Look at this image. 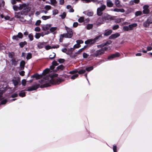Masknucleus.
<instances>
[{
    "instance_id": "7ed1b4c3",
    "label": "nucleus",
    "mask_w": 152,
    "mask_h": 152,
    "mask_svg": "<svg viewBox=\"0 0 152 152\" xmlns=\"http://www.w3.org/2000/svg\"><path fill=\"white\" fill-rule=\"evenodd\" d=\"M65 28L67 31V33L65 34V38H71L73 35V32L72 30V29L65 26Z\"/></svg>"
},
{
    "instance_id": "680f3d73",
    "label": "nucleus",
    "mask_w": 152,
    "mask_h": 152,
    "mask_svg": "<svg viewBox=\"0 0 152 152\" xmlns=\"http://www.w3.org/2000/svg\"><path fill=\"white\" fill-rule=\"evenodd\" d=\"M119 28V25H117L113 26V30H116L118 29Z\"/></svg>"
},
{
    "instance_id": "c85d7f7f",
    "label": "nucleus",
    "mask_w": 152,
    "mask_h": 152,
    "mask_svg": "<svg viewBox=\"0 0 152 152\" xmlns=\"http://www.w3.org/2000/svg\"><path fill=\"white\" fill-rule=\"evenodd\" d=\"M48 77H45L43 78V79L41 80H39V82L41 84L44 83L45 82V80H48Z\"/></svg>"
},
{
    "instance_id": "052dcab7",
    "label": "nucleus",
    "mask_w": 152,
    "mask_h": 152,
    "mask_svg": "<svg viewBox=\"0 0 152 152\" xmlns=\"http://www.w3.org/2000/svg\"><path fill=\"white\" fill-rule=\"evenodd\" d=\"M41 21L40 20H37L36 21L35 25L36 26H39L40 25V23H41Z\"/></svg>"
},
{
    "instance_id": "de8ad7c7",
    "label": "nucleus",
    "mask_w": 152,
    "mask_h": 152,
    "mask_svg": "<svg viewBox=\"0 0 152 152\" xmlns=\"http://www.w3.org/2000/svg\"><path fill=\"white\" fill-rule=\"evenodd\" d=\"M78 76V75L77 74H75L73 75L71 77V79L73 80H74L77 78Z\"/></svg>"
},
{
    "instance_id": "9d476101",
    "label": "nucleus",
    "mask_w": 152,
    "mask_h": 152,
    "mask_svg": "<svg viewBox=\"0 0 152 152\" xmlns=\"http://www.w3.org/2000/svg\"><path fill=\"white\" fill-rule=\"evenodd\" d=\"M120 36V34L119 33H116L115 34H112L109 37V38L110 39H113L117 38Z\"/></svg>"
},
{
    "instance_id": "4d7b16f0",
    "label": "nucleus",
    "mask_w": 152,
    "mask_h": 152,
    "mask_svg": "<svg viewBox=\"0 0 152 152\" xmlns=\"http://www.w3.org/2000/svg\"><path fill=\"white\" fill-rule=\"evenodd\" d=\"M58 62L60 63H62L65 61V60L64 59L60 58L58 60Z\"/></svg>"
},
{
    "instance_id": "ea45409f",
    "label": "nucleus",
    "mask_w": 152,
    "mask_h": 152,
    "mask_svg": "<svg viewBox=\"0 0 152 152\" xmlns=\"http://www.w3.org/2000/svg\"><path fill=\"white\" fill-rule=\"evenodd\" d=\"M93 26L91 24H88L86 26V28L88 30H90L92 28Z\"/></svg>"
},
{
    "instance_id": "39448f33",
    "label": "nucleus",
    "mask_w": 152,
    "mask_h": 152,
    "mask_svg": "<svg viewBox=\"0 0 152 152\" xmlns=\"http://www.w3.org/2000/svg\"><path fill=\"white\" fill-rule=\"evenodd\" d=\"M106 8L105 5H102L100 7L98 8L97 9V14L99 16H101L102 14V12Z\"/></svg>"
},
{
    "instance_id": "0e129e2a",
    "label": "nucleus",
    "mask_w": 152,
    "mask_h": 152,
    "mask_svg": "<svg viewBox=\"0 0 152 152\" xmlns=\"http://www.w3.org/2000/svg\"><path fill=\"white\" fill-rule=\"evenodd\" d=\"M40 30V28L39 27H36L34 29L35 31L37 32H39Z\"/></svg>"
},
{
    "instance_id": "bb28decb",
    "label": "nucleus",
    "mask_w": 152,
    "mask_h": 152,
    "mask_svg": "<svg viewBox=\"0 0 152 152\" xmlns=\"http://www.w3.org/2000/svg\"><path fill=\"white\" fill-rule=\"evenodd\" d=\"M115 3L117 7H122V5L120 3V1H115Z\"/></svg>"
},
{
    "instance_id": "473e14b6",
    "label": "nucleus",
    "mask_w": 152,
    "mask_h": 152,
    "mask_svg": "<svg viewBox=\"0 0 152 152\" xmlns=\"http://www.w3.org/2000/svg\"><path fill=\"white\" fill-rule=\"evenodd\" d=\"M14 55L15 53L14 52H9L8 54L9 57L10 58H11L12 59L14 58L13 57L14 56Z\"/></svg>"
},
{
    "instance_id": "338daca9",
    "label": "nucleus",
    "mask_w": 152,
    "mask_h": 152,
    "mask_svg": "<svg viewBox=\"0 0 152 152\" xmlns=\"http://www.w3.org/2000/svg\"><path fill=\"white\" fill-rule=\"evenodd\" d=\"M76 42L77 44L80 45L81 44L83 43V41L82 40H77L76 41Z\"/></svg>"
},
{
    "instance_id": "6ab92c4d",
    "label": "nucleus",
    "mask_w": 152,
    "mask_h": 152,
    "mask_svg": "<svg viewBox=\"0 0 152 152\" xmlns=\"http://www.w3.org/2000/svg\"><path fill=\"white\" fill-rule=\"evenodd\" d=\"M25 62L24 61H22L20 62V67L21 70H23L24 68Z\"/></svg>"
},
{
    "instance_id": "7c9ffc66",
    "label": "nucleus",
    "mask_w": 152,
    "mask_h": 152,
    "mask_svg": "<svg viewBox=\"0 0 152 152\" xmlns=\"http://www.w3.org/2000/svg\"><path fill=\"white\" fill-rule=\"evenodd\" d=\"M56 54L54 53H53L52 54L50 55L49 58L50 59L52 60L56 57Z\"/></svg>"
},
{
    "instance_id": "2eb2a0df",
    "label": "nucleus",
    "mask_w": 152,
    "mask_h": 152,
    "mask_svg": "<svg viewBox=\"0 0 152 152\" xmlns=\"http://www.w3.org/2000/svg\"><path fill=\"white\" fill-rule=\"evenodd\" d=\"M11 62V65L14 66H16L18 64V61L16 60V59L15 58H12L10 60Z\"/></svg>"
},
{
    "instance_id": "f3484780",
    "label": "nucleus",
    "mask_w": 152,
    "mask_h": 152,
    "mask_svg": "<svg viewBox=\"0 0 152 152\" xmlns=\"http://www.w3.org/2000/svg\"><path fill=\"white\" fill-rule=\"evenodd\" d=\"M64 68V66L62 64L57 66L56 69L54 70V72H57L59 70H63Z\"/></svg>"
},
{
    "instance_id": "6e6552de",
    "label": "nucleus",
    "mask_w": 152,
    "mask_h": 152,
    "mask_svg": "<svg viewBox=\"0 0 152 152\" xmlns=\"http://www.w3.org/2000/svg\"><path fill=\"white\" fill-rule=\"evenodd\" d=\"M111 19V16L109 15H106L103 16L101 18H99V20H101L102 22H104L106 20H108Z\"/></svg>"
},
{
    "instance_id": "774afa93",
    "label": "nucleus",
    "mask_w": 152,
    "mask_h": 152,
    "mask_svg": "<svg viewBox=\"0 0 152 152\" xmlns=\"http://www.w3.org/2000/svg\"><path fill=\"white\" fill-rule=\"evenodd\" d=\"M18 96V94L17 93H15L12 94L11 95V97L12 98H14L15 97H17Z\"/></svg>"
},
{
    "instance_id": "58836bf2",
    "label": "nucleus",
    "mask_w": 152,
    "mask_h": 152,
    "mask_svg": "<svg viewBox=\"0 0 152 152\" xmlns=\"http://www.w3.org/2000/svg\"><path fill=\"white\" fill-rule=\"evenodd\" d=\"M142 14V12L141 11H137L135 12V15L136 16L141 15Z\"/></svg>"
},
{
    "instance_id": "e2e57ef3",
    "label": "nucleus",
    "mask_w": 152,
    "mask_h": 152,
    "mask_svg": "<svg viewBox=\"0 0 152 152\" xmlns=\"http://www.w3.org/2000/svg\"><path fill=\"white\" fill-rule=\"evenodd\" d=\"M87 15L89 16H91L93 15V13L92 12H87Z\"/></svg>"
},
{
    "instance_id": "20e7f679",
    "label": "nucleus",
    "mask_w": 152,
    "mask_h": 152,
    "mask_svg": "<svg viewBox=\"0 0 152 152\" xmlns=\"http://www.w3.org/2000/svg\"><path fill=\"white\" fill-rule=\"evenodd\" d=\"M25 4L23 7H22L23 10L21 11L23 15H27L28 13L30 10V8L26 4Z\"/></svg>"
},
{
    "instance_id": "e433bc0d",
    "label": "nucleus",
    "mask_w": 152,
    "mask_h": 152,
    "mask_svg": "<svg viewBox=\"0 0 152 152\" xmlns=\"http://www.w3.org/2000/svg\"><path fill=\"white\" fill-rule=\"evenodd\" d=\"M57 29V27H51L50 29V31L52 32H53Z\"/></svg>"
},
{
    "instance_id": "c9c22d12",
    "label": "nucleus",
    "mask_w": 152,
    "mask_h": 152,
    "mask_svg": "<svg viewBox=\"0 0 152 152\" xmlns=\"http://www.w3.org/2000/svg\"><path fill=\"white\" fill-rule=\"evenodd\" d=\"M32 58V54L31 53H28L27 56L26 57V58L27 60L29 59H31Z\"/></svg>"
},
{
    "instance_id": "8fccbe9b",
    "label": "nucleus",
    "mask_w": 152,
    "mask_h": 152,
    "mask_svg": "<svg viewBox=\"0 0 152 152\" xmlns=\"http://www.w3.org/2000/svg\"><path fill=\"white\" fill-rule=\"evenodd\" d=\"M123 29L124 31H128L129 30L128 26H125L123 27Z\"/></svg>"
},
{
    "instance_id": "423d86ee",
    "label": "nucleus",
    "mask_w": 152,
    "mask_h": 152,
    "mask_svg": "<svg viewBox=\"0 0 152 152\" xmlns=\"http://www.w3.org/2000/svg\"><path fill=\"white\" fill-rule=\"evenodd\" d=\"M120 56V53L118 52H116L108 56L107 59L108 60H110L114 58L118 57Z\"/></svg>"
},
{
    "instance_id": "a19ab883",
    "label": "nucleus",
    "mask_w": 152,
    "mask_h": 152,
    "mask_svg": "<svg viewBox=\"0 0 152 152\" xmlns=\"http://www.w3.org/2000/svg\"><path fill=\"white\" fill-rule=\"evenodd\" d=\"M12 39L13 40L18 41L19 40V38L18 37L17 35H14L12 36Z\"/></svg>"
},
{
    "instance_id": "3c124183",
    "label": "nucleus",
    "mask_w": 152,
    "mask_h": 152,
    "mask_svg": "<svg viewBox=\"0 0 152 152\" xmlns=\"http://www.w3.org/2000/svg\"><path fill=\"white\" fill-rule=\"evenodd\" d=\"M140 1H131L130 3L131 4H133L134 2L135 3V4H138L139 2Z\"/></svg>"
},
{
    "instance_id": "1a4fd4ad",
    "label": "nucleus",
    "mask_w": 152,
    "mask_h": 152,
    "mask_svg": "<svg viewBox=\"0 0 152 152\" xmlns=\"http://www.w3.org/2000/svg\"><path fill=\"white\" fill-rule=\"evenodd\" d=\"M42 77V75H39L38 73H36L33 75H31V78H35L36 80H39Z\"/></svg>"
},
{
    "instance_id": "72a5a7b5",
    "label": "nucleus",
    "mask_w": 152,
    "mask_h": 152,
    "mask_svg": "<svg viewBox=\"0 0 152 152\" xmlns=\"http://www.w3.org/2000/svg\"><path fill=\"white\" fill-rule=\"evenodd\" d=\"M42 19L43 20H45L48 19L50 18H51L50 16H43L42 17Z\"/></svg>"
},
{
    "instance_id": "4468645a",
    "label": "nucleus",
    "mask_w": 152,
    "mask_h": 152,
    "mask_svg": "<svg viewBox=\"0 0 152 152\" xmlns=\"http://www.w3.org/2000/svg\"><path fill=\"white\" fill-rule=\"evenodd\" d=\"M152 22H150L149 19H148L143 23V26L145 27H148L150 24Z\"/></svg>"
},
{
    "instance_id": "a878e982",
    "label": "nucleus",
    "mask_w": 152,
    "mask_h": 152,
    "mask_svg": "<svg viewBox=\"0 0 152 152\" xmlns=\"http://www.w3.org/2000/svg\"><path fill=\"white\" fill-rule=\"evenodd\" d=\"M27 44V42L26 41H24V42H21L19 43V45L20 47L23 48L24 45Z\"/></svg>"
},
{
    "instance_id": "ddd939ff",
    "label": "nucleus",
    "mask_w": 152,
    "mask_h": 152,
    "mask_svg": "<svg viewBox=\"0 0 152 152\" xmlns=\"http://www.w3.org/2000/svg\"><path fill=\"white\" fill-rule=\"evenodd\" d=\"M46 43L43 42H39L37 44V47L39 49H41L44 48Z\"/></svg>"
},
{
    "instance_id": "f8f14e48",
    "label": "nucleus",
    "mask_w": 152,
    "mask_h": 152,
    "mask_svg": "<svg viewBox=\"0 0 152 152\" xmlns=\"http://www.w3.org/2000/svg\"><path fill=\"white\" fill-rule=\"evenodd\" d=\"M83 3H88L92 1L93 3H95L96 4H98L99 3L102 4L101 1H83Z\"/></svg>"
},
{
    "instance_id": "6e6d98bb",
    "label": "nucleus",
    "mask_w": 152,
    "mask_h": 152,
    "mask_svg": "<svg viewBox=\"0 0 152 152\" xmlns=\"http://www.w3.org/2000/svg\"><path fill=\"white\" fill-rule=\"evenodd\" d=\"M51 2V4L54 6L57 4V2L56 1H50Z\"/></svg>"
},
{
    "instance_id": "9b49d317",
    "label": "nucleus",
    "mask_w": 152,
    "mask_h": 152,
    "mask_svg": "<svg viewBox=\"0 0 152 152\" xmlns=\"http://www.w3.org/2000/svg\"><path fill=\"white\" fill-rule=\"evenodd\" d=\"M148 6H144L143 7L144 10H143V13L144 14H148L149 13L150 10L148 9Z\"/></svg>"
},
{
    "instance_id": "f257e3e1",
    "label": "nucleus",
    "mask_w": 152,
    "mask_h": 152,
    "mask_svg": "<svg viewBox=\"0 0 152 152\" xmlns=\"http://www.w3.org/2000/svg\"><path fill=\"white\" fill-rule=\"evenodd\" d=\"M64 79H63L61 77H58L55 79H51L50 80L49 83H45L41 85L40 86L39 84H37L33 86H32L28 87L27 89L25 90V91H31L33 90H35L40 87L41 88H44L48 87L50 86V84L53 85H58L61 82L64 81Z\"/></svg>"
},
{
    "instance_id": "69168bd1",
    "label": "nucleus",
    "mask_w": 152,
    "mask_h": 152,
    "mask_svg": "<svg viewBox=\"0 0 152 152\" xmlns=\"http://www.w3.org/2000/svg\"><path fill=\"white\" fill-rule=\"evenodd\" d=\"M53 12V15H56L58 13V11L57 10H55Z\"/></svg>"
},
{
    "instance_id": "4c0bfd02",
    "label": "nucleus",
    "mask_w": 152,
    "mask_h": 152,
    "mask_svg": "<svg viewBox=\"0 0 152 152\" xmlns=\"http://www.w3.org/2000/svg\"><path fill=\"white\" fill-rule=\"evenodd\" d=\"M28 37L30 41H32L34 39L33 36L32 34H28Z\"/></svg>"
},
{
    "instance_id": "4be33fe9",
    "label": "nucleus",
    "mask_w": 152,
    "mask_h": 152,
    "mask_svg": "<svg viewBox=\"0 0 152 152\" xmlns=\"http://www.w3.org/2000/svg\"><path fill=\"white\" fill-rule=\"evenodd\" d=\"M112 32L113 31L112 30H109L104 33V35L105 36H108L110 35L112 33Z\"/></svg>"
},
{
    "instance_id": "aec40b11",
    "label": "nucleus",
    "mask_w": 152,
    "mask_h": 152,
    "mask_svg": "<svg viewBox=\"0 0 152 152\" xmlns=\"http://www.w3.org/2000/svg\"><path fill=\"white\" fill-rule=\"evenodd\" d=\"M23 15L21 12H15V17L17 18H20L21 15Z\"/></svg>"
},
{
    "instance_id": "2f4dec72",
    "label": "nucleus",
    "mask_w": 152,
    "mask_h": 152,
    "mask_svg": "<svg viewBox=\"0 0 152 152\" xmlns=\"http://www.w3.org/2000/svg\"><path fill=\"white\" fill-rule=\"evenodd\" d=\"M93 66H90L86 68V71H87L88 72H90L93 69Z\"/></svg>"
},
{
    "instance_id": "5fc2aeb1",
    "label": "nucleus",
    "mask_w": 152,
    "mask_h": 152,
    "mask_svg": "<svg viewBox=\"0 0 152 152\" xmlns=\"http://www.w3.org/2000/svg\"><path fill=\"white\" fill-rule=\"evenodd\" d=\"M81 47V45H80L79 44H76L74 46V48H77Z\"/></svg>"
},
{
    "instance_id": "0eeeda50",
    "label": "nucleus",
    "mask_w": 152,
    "mask_h": 152,
    "mask_svg": "<svg viewBox=\"0 0 152 152\" xmlns=\"http://www.w3.org/2000/svg\"><path fill=\"white\" fill-rule=\"evenodd\" d=\"M25 5L24 4H20L19 7L16 5H14L13 6V8L15 11H17L18 10H22V7H23Z\"/></svg>"
},
{
    "instance_id": "c03bdc74",
    "label": "nucleus",
    "mask_w": 152,
    "mask_h": 152,
    "mask_svg": "<svg viewBox=\"0 0 152 152\" xmlns=\"http://www.w3.org/2000/svg\"><path fill=\"white\" fill-rule=\"evenodd\" d=\"M61 16V18L62 19H64L66 17V13L65 12H64L62 15H60Z\"/></svg>"
},
{
    "instance_id": "f704fd0d",
    "label": "nucleus",
    "mask_w": 152,
    "mask_h": 152,
    "mask_svg": "<svg viewBox=\"0 0 152 152\" xmlns=\"http://www.w3.org/2000/svg\"><path fill=\"white\" fill-rule=\"evenodd\" d=\"M12 81L15 86H16L18 85V82L16 80H13Z\"/></svg>"
},
{
    "instance_id": "603ef678",
    "label": "nucleus",
    "mask_w": 152,
    "mask_h": 152,
    "mask_svg": "<svg viewBox=\"0 0 152 152\" xmlns=\"http://www.w3.org/2000/svg\"><path fill=\"white\" fill-rule=\"evenodd\" d=\"M78 71L77 70H73L69 72V73L71 74H73L77 73Z\"/></svg>"
},
{
    "instance_id": "37998d69",
    "label": "nucleus",
    "mask_w": 152,
    "mask_h": 152,
    "mask_svg": "<svg viewBox=\"0 0 152 152\" xmlns=\"http://www.w3.org/2000/svg\"><path fill=\"white\" fill-rule=\"evenodd\" d=\"M84 21V18L80 17L78 19V21L80 23H82Z\"/></svg>"
},
{
    "instance_id": "b1692460",
    "label": "nucleus",
    "mask_w": 152,
    "mask_h": 152,
    "mask_svg": "<svg viewBox=\"0 0 152 152\" xmlns=\"http://www.w3.org/2000/svg\"><path fill=\"white\" fill-rule=\"evenodd\" d=\"M137 24L135 23L129 25L128 27H129V30H132L133 27H136L137 26Z\"/></svg>"
},
{
    "instance_id": "5701e85b",
    "label": "nucleus",
    "mask_w": 152,
    "mask_h": 152,
    "mask_svg": "<svg viewBox=\"0 0 152 152\" xmlns=\"http://www.w3.org/2000/svg\"><path fill=\"white\" fill-rule=\"evenodd\" d=\"M50 72V70L49 69L47 68L45 69L43 71L42 74L43 75H45L46 74Z\"/></svg>"
},
{
    "instance_id": "412c9836",
    "label": "nucleus",
    "mask_w": 152,
    "mask_h": 152,
    "mask_svg": "<svg viewBox=\"0 0 152 152\" xmlns=\"http://www.w3.org/2000/svg\"><path fill=\"white\" fill-rule=\"evenodd\" d=\"M102 34L99 35V36L96 37L94 39L95 42L98 41L99 40L102 38Z\"/></svg>"
},
{
    "instance_id": "bf43d9fd",
    "label": "nucleus",
    "mask_w": 152,
    "mask_h": 152,
    "mask_svg": "<svg viewBox=\"0 0 152 152\" xmlns=\"http://www.w3.org/2000/svg\"><path fill=\"white\" fill-rule=\"evenodd\" d=\"M52 64L55 66L58 65V64L56 61H54L52 62Z\"/></svg>"
},
{
    "instance_id": "cd10ccee",
    "label": "nucleus",
    "mask_w": 152,
    "mask_h": 152,
    "mask_svg": "<svg viewBox=\"0 0 152 152\" xmlns=\"http://www.w3.org/2000/svg\"><path fill=\"white\" fill-rule=\"evenodd\" d=\"M64 37H65V34H61L60 35L59 42H63V39Z\"/></svg>"
},
{
    "instance_id": "79ce46f5",
    "label": "nucleus",
    "mask_w": 152,
    "mask_h": 152,
    "mask_svg": "<svg viewBox=\"0 0 152 152\" xmlns=\"http://www.w3.org/2000/svg\"><path fill=\"white\" fill-rule=\"evenodd\" d=\"M86 72V70L85 69H81L80 70L78 71L77 73H78L79 74H82Z\"/></svg>"
},
{
    "instance_id": "dca6fc26",
    "label": "nucleus",
    "mask_w": 152,
    "mask_h": 152,
    "mask_svg": "<svg viewBox=\"0 0 152 152\" xmlns=\"http://www.w3.org/2000/svg\"><path fill=\"white\" fill-rule=\"evenodd\" d=\"M51 27L50 24H47L45 26H42V30L44 31H46L50 29Z\"/></svg>"
},
{
    "instance_id": "393cba45",
    "label": "nucleus",
    "mask_w": 152,
    "mask_h": 152,
    "mask_svg": "<svg viewBox=\"0 0 152 152\" xmlns=\"http://www.w3.org/2000/svg\"><path fill=\"white\" fill-rule=\"evenodd\" d=\"M107 7H113V4L111 1H107Z\"/></svg>"
},
{
    "instance_id": "13d9d810",
    "label": "nucleus",
    "mask_w": 152,
    "mask_h": 152,
    "mask_svg": "<svg viewBox=\"0 0 152 152\" xmlns=\"http://www.w3.org/2000/svg\"><path fill=\"white\" fill-rule=\"evenodd\" d=\"M51 8V7L50 5H46L45 7V9L46 10H48L50 9Z\"/></svg>"
},
{
    "instance_id": "864d4df0",
    "label": "nucleus",
    "mask_w": 152,
    "mask_h": 152,
    "mask_svg": "<svg viewBox=\"0 0 152 152\" xmlns=\"http://www.w3.org/2000/svg\"><path fill=\"white\" fill-rule=\"evenodd\" d=\"M26 81L25 79H23L22 80V83L23 86H25L26 85Z\"/></svg>"
},
{
    "instance_id": "09e8293b",
    "label": "nucleus",
    "mask_w": 152,
    "mask_h": 152,
    "mask_svg": "<svg viewBox=\"0 0 152 152\" xmlns=\"http://www.w3.org/2000/svg\"><path fill=\"white\" fill-rule=\"evenodd\" d=\"M7 102V100L6 99H4L1 101V104H6Z\"/></svg>"
},
{
    "instance_id": "a18cd8bd",
    "label": "nucleus",
    "mask_w": 152,
    "mask_h": 152,
    "mask_svg": "<svg viewBox=\"0 0 152 152\" xmlns=\"http://www.w3.org/2000/svg\"><path fill=\"white\" fill-rule=\"evenodd\" d=\"M19 39H22L23 37V34L20 32H19L17 35Z\"/></svg>"
},
{
    "instance_id": "49530a36",
    "label": "nucleus",
    "mask_w": 152,
    "mask_h": 152,
    "mask_svg": "<svg viewBox=\"0 0 152 152\" xmlns=\"http://www.w3.org/2000/svg\"><path fill=\"white\" fill-rule=\"evenodd\" d=\"M41 36V34L40 33H36L35 37L36 38L38 39H39Z\"/></svg>"
},
{
    "instance_id": "f03ea898",
    "label": "nucleus",
    "mask_w": 152,
    "mask_h": 152,
    "mask_svg": "<svg viewBox=\"0 0 152 152\" xmlns=\"http://www.w3.org/2000/svg\"><path fill=\"white\" fill-rule=\"evenodd\" d=\"M111 48L110 47H104L103 48L97 50L95 52L91 55V56L94 57H97L100 55L103 54L105 53V51L110 50Z\"/></svg>"
},
{
    "instance_id": "a211bd4d",
    "label": "nucleus",
    "mask_w": 152,
    "mask_h": 152,
    "mask_svg": "<svg viewBox=\"0 0 152 152\" xmlns=\"http://www.w3.org/2000/svg\"><path fill=\"white\" fill-rule=\"evenodd\" d=\"M85 43L86 44H92L95 43L94 39H88L85 41Z\"/></svg>"
},
{
    "instance_id": "c756f323",
    "label": "nucleus",
    "mask_w": 152,
    "mask_h": 152,
    "mask_svg": "<svg viewBox=\"0 0 152 152\" xmlns=\"http://www.w3.org/2000/svg\"><path fill=\"white\" fill-rule=\"evenodd\" d=\"M19 96L21 97H24L26 96V92L21 91L19 94Z\"/></svg>"
}]
</instances>
